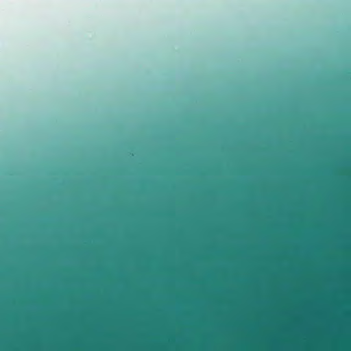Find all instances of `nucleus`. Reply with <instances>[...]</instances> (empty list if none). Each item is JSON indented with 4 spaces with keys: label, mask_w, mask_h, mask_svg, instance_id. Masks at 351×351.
<instances>
[{
    "label": "nucleus",
    "mask_w": 351,
    "mask_h": 351,
    "mask_svg": "<svg viewBox=\"0 0 351 351\" xmlns=\"http://www.w3.org/2000/svg\"><path fill=\"white\" fill-rule=\"evenodd\" d=\"M330 259L332 258V256H330Z\"/></svg>",
    "instance_id": "7ed1b4c3"
},
{
    "label": "nucleus",
    "mask_w": 351,
    "mask_h": 351,
    "mask_svg": "<svg viewBox=\"0 0 351 351\" xmlns=\"http://www.w3.org/2000/svg\"><path fill=\"white\" fill-rule=\"evenodd\" d=\"M330 234H332V232H331V231L330 232Z\"/></svg>",
    "instance_id": "f03ea898"
},
{
    "label": "nucleus",
    "mask_w": 351,
    "mask_h": 351,
    "mask_svg": "<svg viewBox=\"0 0 351 351\" xmlns=\"http://www.w3.org/2000/svg\"><path fill=\"white\" fill-rule=\"evenodd\" d=\"M331 347H332V346H330V348H331Z\"/></svg>",
    "instance_id": "20e7f679"
},
{
    "label": "nucleus",
    "mask_w": 351,
    "mask_h": 351,
    "mask_svg": "<svg viewBox=\"0 0 351 351\" xmlns=\"http://www.w3.org/2000/svg\"><path fill=\"white\" fill-rule=\"evenodd\" d=\"M323 351H329V344H323Z\"/></svg>",
    "instance_id": "f257e3e1"
}]
</instances>
